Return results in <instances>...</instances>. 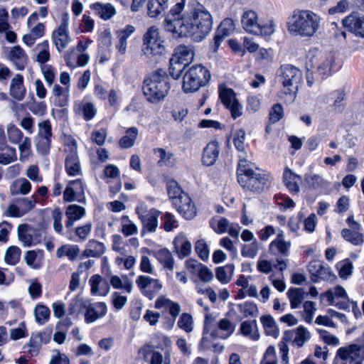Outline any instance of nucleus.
Returning a JSON list of instances; mask_svg holds the SVG:
<instances>
[{"instance_id":"nucleus-1","label":"nucleus","mask_w":364,"mask_h":364,"mask_svg":"<svg viewBox=\"0 0 364 364\" xmlns=\"http://www.w3.org/2000/svg\"><path fill=\"white\" fill-rule=\"evenodd\" d=\"M213 18L210 13L198 1L193 0L189 4V12L185 17V23L178 33L179 38L190 37L196 42L204 39L211 31Z\"/></svg>"},{"instance_id":"nucleus-2","label":"nucleus","mask_w":364,"mask_h":364,"mask_svg":"<svg viewBox=\"0 0 364 364\" xmlns=\"http://www.w3.org/2000/svg\"><path fill=\"white\" fill-rule=\"evenodd\" d=\"M320 17L310 10H296L287 22L289 32L296 36L311 37L317 31Z\"/></svg>"},{"instance_id":"nucleus-3","label":"nucleus","mask_w":364,"mask_h":364,"mask_svg":"<svg viewBox=\"0 0 364 364\" xmlns=\"http://www.w3.org/2000/svg\"><path fill=\"white\" fill-rule=\"evenodd\" d=\"M169 78L166 71L158 69L150 73L143 82V92L146 100L151 103L163 100L170 90Z\"/></svg>"},{"instance_id":"nucleus-4","label":"nucleus","mask_w":364,"mask_h":364,"mask_svg":"<svg viewBox=\"0 0 364 364\" xmlns=\"http://www.w3.org/2000/svg\"><path fill=\"white\" fill-rule=\"evenodd\" d=\"M237 180L243 189L259 193L267 189L269 186V175L256 173L245 166L237 170Z\"/></svg>"},{"instance_id":"nucleus-5","label":"nucleus","mask_w":364,"mask_h":364,"mask_svg":"<svg viewBox=\"0 0 364 364\" xmlns=\"http://www.w3.org/2000/svg\"><path fill=\"white\" fill-rule=\"evenodd\" d=\"M210 79L209 70L201 65L191 67L183 78V90L185 92H193L205 86Z\"/></svg>"},{"instance_id":"nucleus-6","label":"nucleus","mask_w":364,"mask_h":364,"mask_svg":"<svg viewBox=\"0 0 364 364\" xmlns=\"http://www.w3.org/2000/svg\"><path fill=\"white\" fill-rule=\"evenodd\" d=\"M241 23L246 32L254 35L269 36L274 31V25L272 21H269L266 24L259 23L257 14L252 10H248L243 13Z\"/></svg>"},{"instance_id":"nucleus-7","label":"nucleus","mask_w":364,"mask_h":364,"mask_svg":"<svg viewBox=\"0 0 364 364\" xmlns=\"http://www.w3.org/2000/svg\"><path fill=\"white\" fill-rule=\"evenodd\" d=\"M279 76L284 88V93L295 95L299 86L302 82V73L292 65H282L279 68Z\"/></svg>"},{"instance_id":"nucleus-8","label":"nucleus","mask_w":364,"mask_h":364,"mask_svg":"<svg viewBox=\"0 0 364 364\" xmlns=\"http://www.w3.org/2000/svg\"><path fill=\"white\" fill-rule=\"evenodd\" d=\"M164 43L159 28L152 26L143 36V51L146 55H161L165 51Z\"/></svg>"},{"instance_id":"nucleus-9","label":"nucleus","mask_w":364,"mask_h":364,"mask_svg":"<svg viewBox=\"0 0 364 364\" xmlns=\"http://www.w3.org/2000/svg\"><path fill=\"white\" fill-rule=\"evenodd\" d=\"M184 9L183 2L177 3L173 6L166 15L164 21V28L166 32L171 33L175 38H179V32L185 23V17L187 15H182Z\"/></svg>"},{"instance_id":"nucleus-10","label":"nucleus","mask_w":364,"mask_h":364,"mask_svg":"<svg viewBox=\"0 0 364 364\" xmlns=\"http://www.w3.org/2000/svg\"><path fill=\"white\" fill-rule=\"evenodd\" d=\"M65 170L70 176L80 175L81 167L77 155V146L75 140L73 139L65 144Z\"/></svg>"},{"instance_id":"nucleus-11","label":"nucleus","mask_w":364,"mask_h":364,"mask_svg":"<svg viewBox=\"0 0 364 364\" xmlns=\"http://www.w3.org/2000/svg\"><path fill=\"white\" fill-rule=\"evenodd\" d=\"M136 213L141 221L143 226L142 232L144 231L154 232L156 230L160 211L155 208L147 210L146 206L141 205L136 208Z\"/></svg>"},{"instance_id":"nucleus-12","label":"nucleus","mask_w":364,"mask_h":364,"mask_svg":"<svg viewBox=\"0 0 364 364\" xmlns=\"http://www.w3.org/2000/svg\"><path fill=\"white\" fill-rule=\"evenodd\" d=\"M38 201V196L33 194L28 198H16L14 204L9 205L8 215L11 217L20 218L31 211Z\"/></svg>"},{"instance_id":"nucleus-13","label":"nucleus","mask_w":364,"mask_h":364,"mask_svg":"<svg viewBox=\"0 0 364 364\" xmlns=\"http://www.w3.org/2000/svg\"><path fill=\"white\" fill-rule=\"evenodd\" d=\"M136 284L141 294L150 300L154 298L163 287L159 279L146 275L139 276L136 279Z\"/></svg>"},{"instance_id":"nucleus-14","label":"nucleus","mask_w":364,"mask_h":364,"mask_svg":"<svg viewBox=\"0 0 364 364\" xmlns=\"http://www.w3.org/2000/svg\"><path fill=\"white\" fill-rule=\"evenodd\" d=\"M68 14H64L62 17L60 24L52 33L53 41L58 52H62L70 41L68 31Z\"/></svg>"},{"instance_id":"nucleus-15","label":"nucleus","mask_w":364,"mask_h":364,"mask_svg":"<svg viewBox=\"0 0 364 364\" xmlns=\"http://www.w3.org/2000/svg\"><path fill=\"white\" fill-rule=\"evenodd\" d=\"M18 237L24 247H31L40 243L42 235L39 230L27 224H21L17 228Z\"/></svg>"},{"instance_id":"nucleus-16","label":"nucleus","mask_w":364,"mask_h":364,"mask_svg":"<svg viewBox=\"0 0 364 364\" xmlns=\"http://www.w3.org/2000/svg\"><path fill=\"white\" fill-rule=\"evenodd\" d=\"M342 26L348 31L364 38V16L353 12L342 20Z\"/></svg>"},{"instance_id":"nucleus-17","label":"nucleus","mask_w":364,"mask_h":364,"mask_svg":"<svg viewBox=\"0 0 364 364\" xmlns=\"http://www.w3.org/2000/svg\"><path fill=\"white\" fill-rule=\"evenodd\" d=\"M173 205L186 220H191L196 215V206L188 194L182 195L181 198L176 199Z\"/></svg>"},{"instance_id":"nucleus-18","label":"nucleus","mask_w":364,"mask_h":364,"mask_svg":"<svg viewBox=\"0 0 364 364\" xmlns=\"http://www.w3.org/2000/svg\"><path fill=\"white\" fill-rule=\"evenodd\" d=\"M86 309L85 313V320L86 323H92L98 318L103 317L107 311V307L104 302H97L95 304H84Z\"/></svg>"},{"instance_id":"nucleus-19","label":"nucleus","mask_w":364,"mask_h":364,"mask_svg":"<svg viewBox=\"0 0 364 364\" xmlns=\"http://www.w3.org/2000/svg\"><path fill=\"white\" fill-rule=\"evenodd\" d=\"M319 60L321 62H317L316 58H313L310 60L312 66L317 64V73L321 77L325 79L331 75V65L333 61V57L331 54L319 53Z\"/></svg>"},{"instance_id":"nucleus-20","label":"nucleus","mask_w":364,"mask_h":364,"mask_svg":"<svg viewBox=\"0 0 364 364\" xmlns=\"http://www.w3.org/2000/svg\"><path fill=\"white\" fill-rule=\"evenodd\" d=\"M85 209L78 205L72 204L68 205L65 210L67 220L65 222L66 228H72L75 221L80 220L85 215Z\"/></svg>"},{"instance_id":"nucleus-21","label":"nucleus","mask_w":364,"mask_h":364,"mask_svg":"<svg viewBox=\"0 0 364 364\" xmlns=\"http://www.w3.org/2000/svg\"><path fill=\"white\" fill-rule=\"evenodd\" d=\"M26 90L23 85V77L20 74H16L11 80L9 93L11 96L18 101H21L26 95Z\"/></svg>"},{"instance_id":"nucleus-22","label":"nucleus","mask_w":364,"mask_h":364,"mask_svg":"<svg viewBox=\"0 0 364 364\" xmlns=\"http://www.w3.org/2000/svg\"><path fill=\"white\" fill-rule=\"evenodd\" d=\"M171 58L187 66L193 59V51L190 46L180 45L175 48Z\"/></svg>"},{"instance_id":"nucleus-23","label":"nucleus","mask_w":364,"mask_h":364,"mask_svg":"<svg viewBox=\"0 0 364 364\" xmlns=\"http://www.w3.org/2000/svg\"><path fill=\"white\" fill-rule=\"evenodd\" d=\"M220 149L218 143L211 141L204 148L202 156V162L205 166L213 165L219 156Z\"/></svg>"},{"instance_id":"nucleus-24","label":"nucleus","mask_w":364,"mask_h":364,"mask_svg":"<svg viewBox=\"0 0 364 364\" xmlns=\"http://www.w3.org/2000/svg\"><path fill=\"white\" fill-rule=\"evenodd\" d=\"M155 308L158 309L161 308L168 309L173 320L176 318L181 311V306L178 303L173 301L164 296H159L156 300Z\"/></svg>"},{"instance_id":"nucleus-25","label":"nucleus","mask_w":364,"mask_h":364,"mask_svg":"<svg viewBox=\"0 0 364 364\" xmlns=\"http://www.w3.org/2000/svg\"><path fill=\"white\" fill-rule=\"evenodd\" d=\"M90 8L103 20H109L116 14L115 8L109 3L97 2L91 4Z\"/></svg>"},{"instance_id":"nucleus-26","label":"nucleus","mask_w":364,"mask_h":364,"mask_svg":"<svg viewBox=\"0 0 364 364\" xmlns=\"http://www.w3.org/2000/svg\"><path fill=\"white\" fill-rule=\"evenodd\" d=\"M239 331L243 336L248 337L254 341L259 339L260 336L256 320L242 321Z\"/></svg>"},{"instance_id":"nucleus-27","label":"nucleus","mask_w":364,"mask_h":364,"mask_svg":"<svg viewBox=\"0 0 364 364\" xmlns=\"http://www.w3.org/2000/svg\"><path fill=\"white\" fill-rule=\"evenodd\" d=\"M168 8V0H148L147 15L156 18Z\"/></svg>"},{"instance_id":"nucleus-28","label":"nucleus","mask_w":364,"mask_h":364,"mask_svg":"<svg viewBox=\"0 0 364 364\" xmlns=\"http://www.w3.org/2000/svg\"><path fill=\"white\" fill-rule=\"evenodd\" d=\"M301 177L291 171L289 168H286L283 173V181L285 186L291 193H297L299 192V185L298 181Z\"/></svg>"},{"instance_id":"nucleus-29","label":"nucleus","mask_w":364,"mask_h":364,"mask_svg":"<svg viewBox=\"0 0 364 364\" xmlns=\"http://www.w3.org/2000/svg\"><path fill=\"white\" fill-rule=\"evenodd\" d=\"M80 252V248L77 245L66 244L59 247L56 250V257L62 258L67 257L69 260L75 261Z\"/></svg>"},{"instance_id":"nucleus-30","label":"nucleus","mask_w":364,"mask_h":364,"mask_svg":"<svg viewBox=\"0 0 364 364\" xmlns=\"http://www.w3.org/2000/svg\"><path fill=\"white\" fill-rule=\"evenodd\" d=\"M92 294L105 296L109 291L110 287L107 282L102 284V277L99 274L93 275L90 279Z\"/></svg>"},{"instance_id":"nucleus-31","label":"nucleus","mask_w":364,"mask_h":364,"mask_svg":"<svg viewBox=\"0 0 364 364\" xmlns=\"http://www.w3.org/2000/svg\"><path fill=\"white\" fill-rule=\"evenodd\" d=\"M260 321L264 328L265 333L277 338L279 335V330L276 321L270 314L263 315L260 317Z\"/></svg>"},{"instance_id":"nucleus-32","label":"nucleus","mask_w":364,"mask_h":364,"mask_svg":"<svg viewBox=\"0 0 364 364\" xmlns=\"http://www.w3.org/2000/svg\"><path fill=\"white\" fill-rule=\"evenodd\" d=\"M9 58L15 64L17 69H24L27 58L25 52L20 46L13 47L9 53Z\"/></svg>"},{"instance_id":"nucleus-33","label":"nucleus","mask_w":364,"mask_h":364,"mask_svg":"<svg viewBox=\"0 0 364 364\" xmlns=\"http://www.w3.org/2000/svg\"><path fill=\"white\" fill-rule=\"evenodd\" d=\"M16 160V149L5 142L0 144V164L7 165Z\"/></svg>"},{"instance_id":"nucleus-34","label":"nucleus","mask_w":364,"mask_h":364,"mask_svg":"<svg viewBox=\"0 0 364 364\" xmlns=\"http://www.w3.org/2000/svg\"><path fill=\"white\" fill-rule=\"evenodd\" d=\"M105 252V245L104 243L95 240H91L87 245V248L84 251V255L87 257H100Z\"/></svg>"},{"instance_id":"nucleus-35","label":"nucleus","mask_w":364,"mask_h":364,"mask_svg":"<svg viewBox=\"0 0 364 364\" xmlns=\"http://www.w3.org/2000/svg\"><path fill=\"white\" fill-rule=\"evenodd\" d=\"M175 250L180 258L188 256L191 252V243L183 237H177L173 240Z\"/></svg>"},{"instance_id":"nucleus-36","label":"nucleus","mask_w":364,"mask_h":364,"mask_svg":"<svg viewBox=\"0 0 364 364\" xmlns=\"http://www.w3.org/2000/svg\"><path fill=\"white\" fill-rule=\"evenodd\" d=\"M135 31V28L132 25H127L124 29L117 32L119 42L117 48L119 53L124 54L127 47V38Z\"/></svg>"},{"instance_id":"nucleus-37","label":"nucleus","mask_w":364,"mask_h":364,"mask_svg":"<svg viewBox=\"0 0 364 364\" xmlns=\"http://www.w3.org/2000/svg\"><path fill=\"white\" fill-rule=\"evenodd\" d=\"M109 282L113 288L116 289H124L130 294L132 291L133 283L127 276L122 277V279L117 275H112Z\"/></svg>"},{"instance_id":"nucleus-38","label":"nucleus","mask_w":364,"mask_h":364,"mask_svg":"<svg viewBox=\"0 0 364 364\" xmlns=\"http://www.w3.org/2000/svg\"><path fill=\"white\" fill-rule=\"evenodd\" d=\"M291 309H296L304 299V291L302 288L290 287L287 292Z\"/></svg>"},{"instance_id":"nucleus-39","label":"nucleus","mask_w":364,"mask_h":364,"mask_svg":"<svg viewBox=\"0 0 364 364\" xmlns=\"http://www.w3.org/2000/svg\"><path fill=\"white\" fill-rule=\"evenodd\" d=\"M154 256L165 268L173 271L174 260L169 250L167 249L159 250L154 252Z\"/></svg>"},{"instance_id":"nucleus-40","label":"nucleus","mask_w":364,"mask_h":364,"mask_svg":"<svg viewBox=\"0 0 364 364\" xmlns=\"http://www.w3.org/2000/svg\"><path fill=\"white\" fill-rule=\"evenodd\" d=\"M138 134V129L135 127L127 129L126 134L119 141V146L122 149H129L133 146Z\"/></svg>"},{"instance_id":"nucleus-41","label":"nucleus","mask_w":364,"mask_h":364,"mask_svg":"<svg viewBox=\"0 0 364 364\" xmlns=\"http://www.w3.org/2000/svg\"><path fill=\"white\" fill-rule=\"evenodd\" d=\"M319 270L316 275H314L313 282L317 283L319 280L326 282H333L336 279V276L328 264L321 263Z\"/></svg>"},{"instance_id":"nucleus-42","label":"nucleus","mask_w":364,"mask_h":364,"mask_svg":"<svg viewBox=\"0 0 364 364\" xmlns=\"http://www.w3.org/2000/svg\"><path fill=\"white\" fill-rule=\"evenodd\" d=\"M229 111L233 119H237L242 114V105L235 98V93L232 88H229Z\"/></svg>"},{"instance_id":"nucleus-43","label":"nucleus","mask_w":364,"mask_h":364,"mask_svg":"<svg viewBox=\"0 0 364 364\" xmlns=\"http://www.w3.org/2000/svg\"><path fill=\"white\" fill-rule=\"evenodd\" d=\"M341 235L344 240L353 245H360L364 242V235L358 231L344 228L341 230Z\"/></svg>"},{"instance_id":"nucleus-44","label":"nucleus","mask_w":364,"mask_h":364,"mask_svg":"<svg viewBox=\"0 0 364 364\" xmlns=\"http://www.w3.org/2000/svg\"><path fill=\"white\" fill-rule=\"evenodd\" d=\"M166 188L168 195L172 201V204L174 203L176 199H179L182 195L187 194L181 189L177 181L174 180L168 181Z\"/></svg>"},{"instance_id":"nucleus-45","label":"nucleus","mask_w":364,"mask_h":364,"mask_svg":"<svg viewBox=\"0 0 364 364\" xmlns=\"http://www.w3.org/2000/svg\"><path fill=\"white\" fill-rule=\"evenodd\" d=\"M178 326L186 333L193 331L194 321L193 316L188 313H183L177 322Z\"/></svg>"},{"instance_id":"nucleus-46","label":"nucleus","mask_w":364,"mask_h":364,"mask_svg":"<svg viewBox=\"0 0 364 364\" xmlns=\"http://www.w3.org/2000/svg\"><path fill=\"white\" fill-rule=\"evenodd\" d=\"M309 339H310V333L308 331L307 328L303 326H299L296 329L293 343L298 348H301Z\"/></svg>"},{"instance_id":"nucleus-47","label":"nucleus","mask_w":364,"mask_h":364,"mask_svg":"<svg viewBox=\"0 0 364 364\" xmlns=\"http://www.w3.org/2000/svg\"><path fill=\"white\" fill-rule=\"evenodd\" d=\"M7 137L11 144H17L25 136H23V132L17 127L10 124L7 126Z\"/></svg>"},{"instance_id":"nucleus-48","label":"nucleus","mask_w":364,"mask_h":364,"mask_svg":"<svg viewBox=\"0 0 364 364\" xmlns=\"http://www.w3.org/2000/svg\"><path fill=\"white\" fill-rule=\"evenodd\" d=\"M21 250L16 246L9 247L6 252L4 261L10 265H15L18 262L21 256Z\"/></svg>"},{"instance_id":"nucleus-49","label":"nucleus","mask_w":364,"mask_h":364,"mask_svg":"<svg viewBox=\"0 0 364 364\" xmlns=\"http://www.w3.org/2000/svg\"><path fill=\"white\" fill-rule=\"evenodd\" d=\"M241 247V254L245 257L254 258L257 256L259 249V244L255 239L250 244L244 245L240 243Z\"/></svg>"},{"instance_id":"nucleus-50","label":"nucleus","mask_w":364,"mask_h":364,"mask_svg":"<svg viewBox=\"0 0 364 364\" xmlns=\"http://www.w3.org/2000/svg\"><path fill=\"white\" fill-rule=\"evenodd\" d=\"M51 218L53 221V230L58 234H63V225L62 220L63 218V213L59 208H55L51 213Z\"/></svg>"},{"instance_id":"nucleus-51","label":"nucleus","mask_w":364,"mask_h":364,"mask_svg":"<svg viewBox=\"0 0 364 364\" xmlns=\"http://www.w3.org/2000/svg\"><path fill=\"white\" fill-rule=\"evenodd\" d=\"M50 314V309L44 305H37L34 309L36 321L41 325L48 321Z\"/></svg>"},{"instance_id":"nucleus-52","label":"nucleus","mask_w":364,"mask_h":364,"mask_svg":"<svg viewBox=\"0 0 364 364\" xmlns=\"http://www.w3.org/2000/svg\"><path fill=\"white\" fill-rule=\"evenodd\" d=\"M69 183L70 186H72V188L74 189V191L77 195V200L80 203H85V183L81 179H77L70 181Z\"/></svg>"},{"instance_id":"nucleus-53","label":"nucleus","mask_w":364,"mask_h":364,"mask_svg":"<svg viewBox=\"0 0 364 364\" xmlns=\"http://www.w3.org/2000/svg\"><path fill=\"white\" fill-rule=\"evenodd\" d=\"M210 225L215 232L222 234L227 231L228 220L225 218H213L210 220Z\"/></svg>"},{"instance_id":"nucleus-54","label":"nucleus","mask_w":364,"mask_h":364,"mask_svg":"<svg viewBox=\"0 0 364 364\" xmlns=\"http://www.w3.org/2000/svg\"><path fill=\"white\" fill-rule=\"evenodd\" d=\"M122 232L126 236H132L138 233L137 226L127 216L122 218Z\"/></svg>"},{"instance_id":"nucleus-55","label":"nucleus","mask_w":364,"mask_h":364,"mask_svg":"<svg viewBox=\"0 0 364 364\" xmlns=\"http://www.w3.org/2000/svg\"><path fill=\"white\" fill-rule=\"evenodd\" d=\"M304 181L309 188L314 190L323 186V179L318 174H306L304 176Z\"/></svg>"},{"instance_id":"nucleus-56","label":"nucleus","mask_w":364,"mask_h":364,"mask_svg":"<svg viewBox=\"0 0 364 364\" xmlns=\"http://www.w3.org/2000/svg\"><path fill=\"white\" fill-rule=\"evenodd\" d=\"M284 116V109L281 104H274L269 113V123L274 124L279 122Z\"/></svg>"},{"instance_id":"nucleus-57","label":"nucleus","mask_w":364,"mask_h":364,"mask_svg":"<svg viewBox=\"0 0 364 364\" xmlns=\"http://www.w3.org/2000/svg\"><path fill=\"white\" fill-rule=\"evenodd\" d=\"M154 154H159L160 158L158 164L171 165L173 162V155L171 152H166L164 149L156 148L154 149Z\"/></svg>"},{"instance_id":"nucleus-58","label":"nucleus","mask_w":364,"mask_h":364,"mask_svg":"<svg viewBox=\"0 0 364 364\" xmlns=\"http://www.w3.org/2000/svg\"><path fill=\"white\" fill-rule=\"evenodd\" d=\"M212 336L215 338H221L225 339L228 337V319H221L218 326L212 332Z\"/></svg>"},{"instance_id":"nucleus-59","label":"nucleus","mask_w":364,"mask_h":364,"mask_svg":"<svg viewBox=\"0 0 364 364\" xmlns=\"http://www.w3.org/2000/svg\"><path fill=\"white\" fill-rule=\"evenodd\" d=\"M18 144V149L20 151V159L23 160L27 158L31 152V139L25 136Z\"/></svg>"},{"instance_id":"nucleus-60","label":"nucleus","mask_w":364,"mask_h":364,"mask_svg":"<svg viewBox=\"0 0 364 364\" xmlns=\"http://www.w3.org/2000/svg\"><path fill=\"white\" fill-rule=\"evenodd\" d=\"M186 65L176 61H173L172 58L170 59L169 73L175 80L178 79Z\"/></svg>"},{"instance_id":"nucleus-61","label":"nucleus","mask_w":364,"mask_h":364,"mask_svg":"<svg viewBox=\"0 0 364 364\" xmlns=\"http://www.w3.org/2000/svg\"><path fill=\"white\" fill-rule=\"evenodd\" d=\"M226 19H225L220 27L218 28L216 34L214 37V51L215 52L220 47L221 42L225 37L228 35V29L224 28Z\"/></svg>"},{"instance_id":"nucleus-62","label":"nucleus","mask_w":364,"mask_h":364,"mask_svg":"<svg viewBox=\"0 0 364 364\" xmlns=\"http://www.w3.org/2000/svg\"><path fill=\"white\" fill-rule=\"evenodd\" d=\"M353 265L349 259H346L343 261V264L341 265L338 275L341 279H347L353 274Z\"/></svg>"},{"instance_id":"nucleus-63","label":"nucleus","mask_w":364,"mask_h":364,"mask_svg":"<svg viewBox=\"0 0 364 364\" xmlns=\"http://www.w3.org/2000/svg\"><path fill=\"white\" fill-rule=\"evenodd\" d=\"M163 221L162 225L166 232L171 231L177 226V221L173 215L170 213H166L161 218Z\"/></svg>"},{"instance_id":"nucleus-64","label":"nucleus","mask_w":364,"mask_h":364,"mask_svg":"<svg viewBox=\"0 0 364 364\" xmlns=\"http://www.w3.org/2000/svg\"><path fill=\"white\" fill-rule=\"evenodd\" d=\"M195 248L197 254L203 260L205 261L209 258L210 252L204 240H198Z\"/></svg>"}]
</instances>
